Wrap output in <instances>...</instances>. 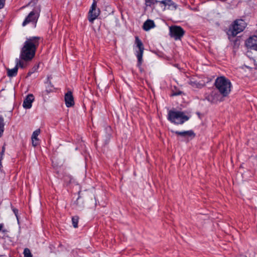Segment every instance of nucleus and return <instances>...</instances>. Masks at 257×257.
<instances>
[{"instance_id": "nucleus-1", "label": "nucleus", "mask_w": 257, "mask_h": 257, "mask_svg": "<svg viewBox=\"0 0 257 257\" xmlns=\"http://www.w3.org/2000/svg\"><path fill=\"white\" fill-rule=\"evenodd\" d=\"M41 40V38L38 36L27 38L21 50L20 58L25 61L31 60L35 55Z\"/></svg>"}, {"instance_id": "nucleus-2", "label": "nucleus", "mask_w": 257, "mask_h": 257, "mask_svg": "<svg viewBox=\"0 0 257 257\" xmlns=\"http://www.w3.org/2000/svg\"><path fill=\"white\" fill-rule=\"evenodd\" d=\"M214 86L223 97L227 96L232 86L230 81L225 76L218 77L215 80Z\"/></svg>"}, {"instance_id": "nucleus-3", "label": "nucleus", "mask_w": 257, "mask_h": 257, "mask_svg": "<svg viewBox=\"0 0 257 257\" xmlns=\"http://www.w3.org/2000/svg\"><path fill=\"white\" fill-rule=\"evenodd\" d=\"M190 117L185 115L183 111L170 110L168 111L167 119L175 124H182L188 120Z\"/></svg>"}, {"instance_id": "nucleus-4", "label": "nucleus", "mask_w": 257, "mask_h": 257, "mask_svg": "<svg viewBox=\"0 0 257 257\" xmlns=\"http://www.w3.org/2000/svg\"><path fill=\"white\" fill-rule=\"evenodd\" d=\"M246 24L245 21L242 19L236 20L229 26L227 31L228 38L235 37L238 33L242 32L246 27Z\"/></svg>"}, {"instance_id": "nucleus-5", "label": "nucleus", "mask_w": 257, "mask_h": 257, "mask_svg": "<svg viewBox=\"0 0 257 257\" xmlns=\"http://www.w3.org/2000/svg\"><path fill=\"white\" fill-rule=\"evenodd\" d=\"M40 11L41 8L40 6L36 7L25 18V20L22 23V26L24 27L28 24L32 23L34 25V27H35L38 19L39 17Z\"/></svg>"}, {"instance_id": "nucleus-6", "label": "nucleus", "mask_w": 257, "mask_h": 257, "mask_svg": "<svg viewBox=\"0 0 257 257\" xmlns=\"http://www.w3.org/2000/svg\"><path fill=\"white\" fill-rule=\"evenodd\" d=\"M135 44L136 45V47L139 49V50L136 51V54L138 59L137 66L140 67L143 62L144 47L142 41L138 36L135 37Z\"/></svg>"}, {"instance_id": "nucleus-7", "label": "nucleus", "mask_w": 257, "mask_h": 257, "mask_svg": "<svg viewBox=\"0 0 257 257\" xmlns=\"http://www.w3.org/2000/svg\"><path fill=\"white\" fill-rule=\"evenodd\" d=\"M185 34V31L180 26H174L170 27V36L175 40H181Z\"/></svg>"}, {"instance_id": "nucleus-8", "label": "nucleus", "mask_w": 257, "mask_h": 257, "mask_svg": "<svg viewBox=\"0 0 257 257\" xmlns=\"http://www.w3.org/2000/svg\"><path fill=\"white\" fill-rule=\"evenodd\" d=\"M96 2L94 0L88 12V19L91 23H93L94 21L98 17L100 13L99 9H96Z\"/></svg>"}, {"instance_id": "nucleus-9", "label": "nucleus", "mask_w": 257, "mask_h": 257, "mask_svg": "<svg viewBox=\"0 0 257 257\" xmlns=\"http://www.w3.org/2000/svg\"><path fill=\"white\" fill-rule=\"evenodd\" d=\"M172 133H174L178 136L187 138H190L193 139L195 137L196 135L193 130L185 131L182 132H179L177 131H171Z\"/></svg>"}, {"instance_id": "nucleus-10", "label": "nucleus", "mask_w": 257, "mask_h": 257, "mask_svg": "<svg viewBox=\"0 0 257 257\" xmlns=\"http://www.w3.org/2000/svg\"><path fill=\"white\" fill-rule=\"evenodd\" d=\"M64 99L66 106L67 107H72L74 105V97L71 91H69L65 93Z\"/></svg>"}, {"instance_id": "nucleus-11", "label": "nucleus", "mask_w": 257, "mask_h": 257, "mask_svg": "<svg viewBox=\"0 0 257 257\" xmlns=\"http://www.w3.org/2000/svg\"><path fill=\"white\" fill-rule=\"evenodd\" d=\"M34 96L32 94H28L24 99L23 106L26 109H30L32 107V103L34 100Z\"/></svg>"}, {"instance_id": "nucleus-12", "label": "nucleus", "mask_w": 257, "mask_h": 257, "mask_svg": "<svg viewBox=\"0 0 257 257\" xmlns=\"http://www.w3.org/2000/svg\"><path fill=\"white\" fill-rule=\"evenodd\" d=\"M160 4L163 5L165 7H168L167 9L175 11L178 8V5L172 0H162Z\"/></svg>"}, {"instance_id": "nucleus-13", "label": "nucleus", "mask_w": 257, "mask_h": 257, "mask_svg": "<svg viewBox=\"0 0 257 257\" xmlns=\"http://www.w3.org/2000/svg\"><path fill=\"white\" fill-rule=\"evenodd\" d=\"M40 134V129H37L33 133L31 139L32 146L34 147L37 146L40 144V140L38 138Z\"/></svg>"}, {"instance_id": "nucleus-14", "label": "nucleus", "mask_w": 257, "mask_h": 257, "mask_svg": "<svg viewBox=\"0 0 257 257\" xmlns=\"http://www.w3.org/2000/svg\"><path fill=\"white\" fill-rule=\"evenodd\" d=\"M256 43H257V36L255 35L250 37L245 42L246 46L251 49H252Z\"/></svg>"}, {"instance_id": "nucleus-15", "label": "nucleus", "mask_w": 257, "mask_h": 257, "mask_svg": "<svg viewBox=\"0 0 257 257\" xmlns=\"http://www.w3.org/2000/svg\"><path fill=\"white\" fill-rule=\"evenodd\" d=\"M155 27L154 22L151 20H147L143 24V28L144 30L147 31L150 30L151 29Z\"/></svg>"}, {"instance_id": "nucleus-16", "label": "nucleus", "mask_w": 257, "mask_h": 257, "mask_svg": "<svg viewBox=\"0 0 257 257\" xmlns=\"http://www.w3.org/2000/svg\"><path fill=\"white\" fill-rule=\"evenodd\" d=\"M188 83L192 87L195 88L201 89L205 86L204 84L198 82L195 80L193 78L191 79L188 82Z\"/></svg>"}, {"instance_id": "nucleus-17", "label": "nucleus", "mask_w": 257, "mask_h": 257, "mask_svg": "<svg viewBox=\"0 0 257 257\" xmlns=\"http://www.w3.org/2000/svg\"><path fill=\"white\" fill-rule=\"evenodd\" d=\"M74 207L77 210H82L84 207L83 201L81 199V197L79 196L77 200L74 203Z\"/></svg>"}, {"instance_id": "nucleus-18", "label": "nucleus", "mask_w": 257, "mask_h": 257, "mask_svg": "<svg viewBox=\"0 0 257 257\" xmlns=\"http://www.w3.org/2000/svg\"><path fill=\"white\" fill-rule=\"evenodd\" d=\"M51 78H52L51 76H48L47 77V80L46 82L47 85L46 87V91L48 93L53 91V90L55 89V88H54L53 85L52 84L51 80H50Z\"/></svg>"}, {"instance_id": "nucleus-19", "label": "nucleus", "mask_w": 257, "mask_h": 257, "mask_svg": "<svg viewBox=\"0 0 257 257\" xmlns=\"http://www.w3.org/2000/svg\"><path fill=\"white\" fill-rule=\"evenodd\" d=\"M18 70V64L13 69H7V75L9 77H13L17 75Z\"/></svg>"}, {"instance_id": "nucleus-20", "label": "nucleus", "mask_w": 257, "mask_h": 257, "mask_svg": "<svg viewBox=\"0 0 257 257\" xmlns=\"http://www.w3.org/2000/svg\"><path fill=\"white\" fill-rule=\"evenodd\" d=\"M216 95L217 94L215 92L212 91L210 94L206 97V99L211 103H215L217 101V99L215 97Z\"/></svg>"}, {"instance_id": "nucleus-21", "label": "nucleus", "mask_w": 257, "mask_h": 257, "mask_svg": "<svg viewBox=\"0 0 257 257\" xmlns=\"http://www.w3.org/2000/svg\"><path fill=\"white\" fill-rule=\"evenodd\" d=\"M5 123H4V119L2 116L0 115V138H1L3 135L5 130Z\"/></svg>"}, {"instance_id": "nucleus-22", "label": "nucleus", "mask_w": 257, "mask_h": 257, "mask_svg": "<svg viewBox=\"0 0 257 257\" xmlns=\"http://www.w3.org/2000/svg\"><path fill=\"white\" fill-rule=\"evenodd\" d=\"M78 220H79V217L78 216H74L72 217V225L74 228L78 227Z\"/></svg>"}, {"instance_id": "nucleus-23", "label": "nucleus", "mask_w": 257, "mask_h": 257, "mask_svg": "<svg viewBox=\"0 0 257 257\" xmlns=\"http://www.w3.org/2000/svg\"><path fill=\"white\" fill-rule=\"evenodd\" d=\"M23 253L24 257H32L33 256L30 250L28 248L24 249Z\"/></svg>"}, {"instance_id": "nucleus-24", "label": "nucleus", "mask_w": 257, "mask_h": 257, "mask_svg": "<svg viewBox=\"0 0 257 257\" xmlns=\"http://www.w3.org/2000/svg\"><path fill=\"white\" fill-rule=\"evenodd\" d=\"M153 0H145V5L147 7H152Z\"/></svg>"}, {"instance_id": "nucleus-25", "label": "nucleus", "mask_w": 257, "mask_h": 257, "mask_svg": "<svg viewBox=\"0 0 257 257\" xmlns=\"http://www.w3.org/2000/svg\"><path fill=\"white\" fill-rule=\"evenodd\" d=\"M12 210L13 212L14 213L16 217H17V219L18 221H19V216H18V212L19 210L17 208H14V207H12Z\"/></svg>"}, {"instance_id": "nucleus-26", "label": "nucleus", "mask_w": 257, "mask_h": 257, "mask_svg": "<svg viewBox=\"0 0 257 257\" xmlns=\"http://www.w3.org/2000/svg\"><path fill=\"white\" fill-rule=\"evenodd\" d=\"M17 64H18V66L22 68H24L25 67L24 63L20 60H19L18 59H16Z\"/></svg>"}, {"instance_id": "nucleus-27", "label": "nucleus", "mask_w": 257, "mask_h": 257, "mask_svg": "<svg viewBox=\"0 0 257 257\" xmlns=\"http://www.w3.org/2000/svg\"><path fill=\"white\" fill-rule=\"evenodd\" d=\"M182 93V92L180 90L177 91L176 92H173L172 94V96H178L180 95Z\"/></svg>"}, {"instance_id": "nucleus-28", "label": "nucleus", "mask_w": 257, "mask_h": 257, "mask_svg": "<svg viewBox=\"0 0 257 257\" xmlns=\"http://www.w3.org/2000/svg\"><path fill=\"white\" fill-rule=\"evenodd\" d=\"M39 65L38 64V65H35L31 69V70L32 71V72L33 73H34L35 72H36L39 68Z\"/></svg>"}, {"instance_id": "nucleus-29", "label": "nucleus", "mask_w": 257, "mask_h": 257, "mask_svg": "<svg viewBox=\"0 0 257 257\" xmlns=\"http://www.w3.org/2000/svg\"><path fill=\"white\" fill-rule=\"evenodd\" d=\"M6 0H0V9H3L5 4Z\"/></svg>"}, {"instance_id": "nucleus-30", "label": "nucleus", "mask_w": 257, "mask_h": 257, "mask_svg": "<svg viewBox=\"0 0 257 257\" xmlns=\"http://www.w3.org/2000/svg\"><path fill=\"white\" fill-rule=\"evenodd\" d=\"M5 149H6V148H5V144L2 147V151L0 153V154L4 155V154L5 152Z\"/></svg>"}, {"instance_id": "nucleus-31", "label": "nucleus", "mask_w": 257, "mask_h": 257, "mask_svg": "<svg viewBox=\"0 0 257 257\" xmlns=\"http://www.w3.org/2000/svg\"><path fill=\"white\" fill-rule=\"evenodd\" d=\"M160 2H161V1L153 0V3H152V6L153 5H154L155 4H157V3H160Z\"/></svg>"}, {"instance_id": "nucleus-32", "label": "nucleus", "mask_w": 257, "mask_h": 257, "mask_svg": "<svg viewBox=\"0 0 257 257\" xmlns=\"http://www.w3.org/2000/svg\"><path fill=\"white\" fill-rule=\"evenodd\" d=\"M39 0H32L30 2V4H36L38 2Z\"/></svg>"}, {"instance_id": "nucleus-33", "label": "nucleus", "mask_w": 257, "mask_h": 257, "mask_svg": "<svg viewBox=\"0 0 257 257\" xmlns=\"http://www.w3.org/2000/svg\"><path fill=\"white\" fill-rule=\"evenodd\" d=\"M33 72H32V71L31 70H30V71L28 73V74H27V77H29V76H30L32 75V74H33Z\"/></svg>"}, {"instance_id": "nucleus-34", "label": "nucleus", "mask_w": 257, "mask_h": 257, "mask_svg": "<svg viewBox=\"0 0 257 257\" xmlns=\"http://www.w3.org/2000/svg\"><path fill=\"white\" fill-rule=\"evenodd\" d=\"M252 50L257 51V43L255 45H254V47L252 48Z\"/></svg>"}, {"instance_id": "nucleus-35", "label": "nucleus", "mask_w": 257, "mask_h": 257, "mask_svg": "<svg viewBox=\"0 0 257 257\" xmlns=\"http://www.w3.org/2000/svg\"><path fill=\"white\" fill-rule=\"evenodd\" d=\"M4 156V155H2L0 154V162L2 161V160H3Z\"/></svg>"}, {"instance_id": "nucleus-36", "label": "nucleus", "mask_w": 257, "mask_h": 257, "mask_svg": "<svg viewBox=\"0 0 257 257\" xmlns=\"http://www.w3.org/2000/svg\"><path fill=\"white\" fill-rule=\"evenodd\" d=\"M2 168H3L2 163V161H1L0 162V171H2Z\"/></svg>"}, {"instance_id": "nucleus-37", "label": "nucleus", "mask_w": 257, "mask_h": 257, "mask_svg": "<svg viewBox=\"0 0 257 257\" xmlns=\"http://www.w3.org/2000/svg\"><path fill=\"white\" fill-rule=\"evenodd\" d=\"M3 227H4V224L3 223L0 224V231H1V230L2 229Z\"/></svg>"}, {"instance_id": "nucleus-38", "label": "nucleus", "mask_w": 257, "mask_h": 257, "mask_svg": "<svg viewBox=\"0 0 257 257\" xmlns=\"http://www.w3.org/2000/svg\"><path fill=\"white\" fill-rule=\"evenodd\" d=\"M139 68L140 69V71L142 72V68L141 67V65L140 66V67H139Z\"/></svg>"}, {"instance_id": "nucleus-39", "label": "nucleus", "mask_w": 257, "mask_h": 257, "mask_svg": "<svg viewBox=\"0 0 257 257\" xmlns=\"http://www.w3.org/2000/svg\"><path fill=\"white\" fill-rule=\"evenodd\" d=\"M240 257H247V256L245 255H241Z\"/></svg>"}]
</instances>
